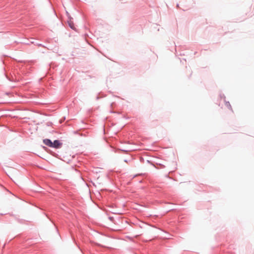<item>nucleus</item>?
<instances>
[{
	"mask_svg": "<svg viewBox=\"0 0 254 254\" xmlns=\"http://www.w3.org/2000/svg\"><path fill=\"white\" fill-rule=\"evenodd\" d=\"M43 142L45 145H46L49 147H51L53 145L52 141L49 139H44Z\"/></svg>",
	"mask_w": 254,
	"mask_h": 254,
	"instance_id": "obj_2",
	"label": "nucleus"
},
{
	"mask_svg": "<svg viewBox=\"0 0 254 254\" xmlns=\"http://www.w3.org/2000/svg\"><path fill=\"white\" fill-rule=\"evenodd\" d=\"M62 143H61L59 140H55L54 142H52V146L51 147H54L55 148H59L61 147L62 146Z\"/></svg>",
	"mask_w": 254,
	"mask_h": 254,
	"instance_id": "obj_1",
	"label": "nucleus"
},
{
	"mask_svg": "<svg viewBox=\"0 0 254 254\" xmlns=\"http://www.w3.org/2000/svg\"><path fill=\"white\" fill-rule=\"evenodd\" d=\"M68 25L72 29H75V27H74V23L71 20H69L68 21Z\"/></svg>",
	"mask_w": 254,
	"mask_h": 254,
	"instance_id": "obj_3",
	"label": "nucleus"
},
{
	"mask_svg": "<svg viewBox=\"0 0 254 254\" xmlns=\"http://www.w3.org/2000/svg\"><path fill=\"white\" fill-rule=\"evenodd\" d=\"M225 105H226L228 108H229L230 109L232 110V108H231V105H230V104L229 103V102H225Z\"/></svg>",
	"mask_w": 254,
	"mask_h": 254,
	"instance_id": "obj_4",
	"label": "nucleus"
}]
</instances>
